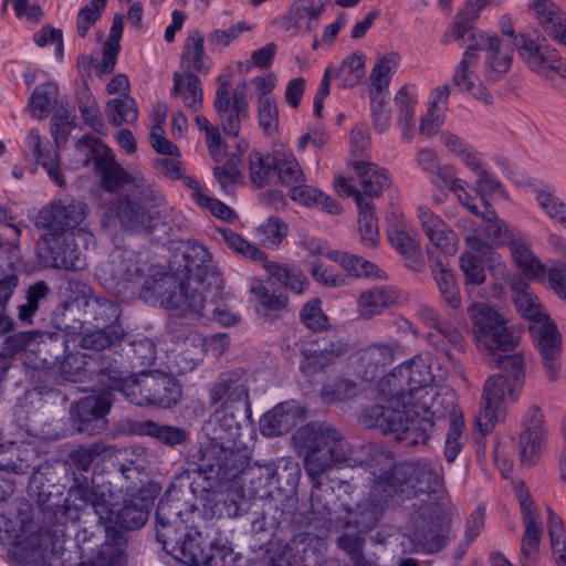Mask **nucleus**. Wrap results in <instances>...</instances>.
I'll return each instance as SVG.
<instances>
[{"label": "nucleus", "mask_w": 566, "mask_h": 566, "mask_svg": "<svg viewBox=\"0 0 566 566\" xmlns=\"http://www.w3.org/2000/svg\"><path fill=\"white\" fill-rule=\"evenodd\" d=\"M485 3L486 0H469L464 8L454 17L442 42L448 44L450 43L451 39L459 41L467 34H469L470 38L471 33H478L473 27L480 17L481 9L485 6Z\"/></svg>", "instance_id": "obj_36"}, {"label": "nucleus", "mask_w": 566, "mask_h": 566, "mask_svg": "<svg viewBox=\"0 0 566 566\" xmlns=\"http://www.w3.org/2000/svg\"><path fill=\"white\" fill-rule=\"evenodd\" d=\"M326 548L325 542L312 533L295 535L284 547L282 555L270 566H310L317 563Z\"/></svg>", "instance_id": "obj_26"}, {"label": "nucleus", "mask_w": 566, "mask_h": 566, "mask_svg": "<svg viewBox=\"0 0 566 566\" xmlns=\"http://www.w3.org/2000/svg\"><path fill=\"white\" fill-rule=\"evenodd\" d=\"M441 410H444L441 418L449 417L450 422L444 444V458L452 463L467 442L463 416L455 406L453 392L450 391L441 399Z\"/></svg>", "instance_id": "obj_32"}, {"label": "nucleus", "mask_w": 566, "mask_h": 566, "mask_svg": "<svg viewBox=\"0 0 566 566\" xmlns=\"http://www.w3.org/2000/svg\"><path fill=\"white\" fill-rule=\"evenodd\" d=\"M248 160L251 182L259 188L265 187L274 172L273 160L258 150H252Z\"/></svg>", "instance_id": "obj_62"}, {"label": "nucleus", "mask_w": 566, "mask_h": 566, "mask_svg": "<svg viewBox=\"0 0 566 566\" xmlns=\"http://www.w3.org/2000/svg\"><path fill=\"white\" fill-rule=\"evenodd\" d=\"M402 546L409 553L436 554L451 539V507L446 502L415 504Z\"/></svg>", "instance_id": "obj_9"}, {"label": "nucleus", "mask_w": 566, "mask_h": 566, "mask_svg": "<svg viewBox=\"0 0 566 566\" xmlns=\"http://www.w3.org/2000/svg\"><path fill=\"white\" fill-rule=\"evenodd\" d=\"M347 349V344L342 342L335 329H326L324 335L317 336L308 347L302 349L300 368L305 375L316 374L346 354Z\"/></svg>", "instance_id": "obj_21"}, {"label": "nucleus", "mask_w": 566, "mask_h": 566, "mask_svg": "<svg viewBox=\"0 0 566 566\" xmlns=\"http://www.w3.org/2000/svg\"><path fill=\"white\" fill-rule=\"evenodd\" d=\"M57 96L59 88L53 83H45L36 86L29 102L32 115L36 118L48 116L53 105L56 103Z\"/></svg>", "instance_id": "obj_58"}, {"label": "nucleus", "mask_w": 566, "mask_h": 566, "mask_svg": "<svg viewBox=\"0 0 566 566\" xmlns=\"http://www.w3.org/2000/svg\"><path fill=\"white\" fill-rule=\"evenodd\" d=\"M221 239L231 248L233 251L242 254L245 258L251 260L262 262L263 264L266 262V254L259 249L258 247L251 244L249 241L243 239L240 234L232 231L229 228H221L219 230Z\"/></svg>", "instance_id": "obj_61"}, {"label": "nucleus", "mask_w": 566, "mask_h": 566, "mask_svg": "<svg viewBox=\"0 0 566 566\" xmlns=\"http://www.w3.org/2000/svg\"><path fill=\"white\" fill-rule=\"evenodd\" d=\"M287 235V224L280 218L272 216L255 229V237L266 248L277 247Z\"/></svg>", "instance_id": "obj_60"}, {"label": "nucleus", "mask_w": 566, "mask_h": 566, "mask_svg": "<svg viewBox=\"0 0 566 566\" xmlns=\"http://www.w3.org/2000/svg\"><path fill=\"white\" fill-rule=\"evenodd\" d=\"M481 216L489 222L485 233L492 243L509 244L510 247L522 234L517 228L500 220L494 210L488 209Z\"/></svg>", "instance_id": "obj_53"}, {"label": "nucleus", "mask_w": 566, "mask_h": 566, "mask_svg": "<svg viewBox=\"0 0 566 566\" xmlns=\"http://www.w3.org/2000/svg\"><path fill=\"white\" fill-rule=\"evenodd\" d=\"M160 206L139 199L137 191L128 192L111 203L104 213L102 224L111 227L118 222L122 228L129 231H146L153 227L157 218L154 209Z\"/></svg>", "instance_id": "obj_16"}, {"label": "nucleus", "mask_w": 566, "mask_h": 566, "mask_svg": "<svg viewBox=\"0 0 566 566\" xmlns=\"http://www.w3.org/2000/svg\"><path fill=\"white\" fill-rule=\"evenodd\" d=\"M247 90L245 81L231 90L228 80L218 78L213 108L223 133L228 136H239L242 123L249 118Z\"/></svg>", "instance_id": "obj_15"}, {"label": "nucleus", "mask_w": 566, "mask_h": 566, "mask_svg": "<svg viewBox=\"0 0 566 566\" xmlns=\"http://www.w3.org/2000/svg\"><path fill=\"white\" fill-rule=\"evenodd\" d=\"M524 534L521 541V555L524 564H531L536 560L539 553L542 537L541 518L526 517L523 520Z\"/></svg>", "instance_id": "obj_54"}, {"label": "nucleus", "mask_w": 566, "mask_h": 566, "mask_svg": "<svg viewBox=\"0 0 566 566\" xmlns=\"http://www.w3.org/2000/svg\"><path fill=\"white\" fill-rule=\"evenodd\" d=\"M468 315L478 347L494 355L495 352H507L517 345L518 339L507 319L494 307L485 303H473L468 308Z\"/></svg>", "instance_id": "obj_13"}, {"label": "nucleus", "mask_w": 566, "mask_h": 566, "mask_svg": "<svg viewBox=\"0 0 566 566\" xmlns=\"http://www.w3.org/2000/svg\"><path fill=\"white\" fill-rule=\"evenodd\" d=\"M201 566H235L232 547L222 536L220 528L211 542Z\"/></svg>", "instance_id": "obj_59"}, {"label": "nucleus", "mask_w": 566, "mask_h": 566, "mask_svg": "<svg viewBox=\"0 0 566 566\" xmlns=\"http://www.w3.org/2000/svg\"><path fill=\"white\" fill-rule=\"evenodd\" d=\"M4 455L6 453L0 451V503L14 493L17 481L12 475L27 474L30 468L21 459L6 461Z\"/></svg>", "instance_id": "obj_47"}, {"label": "nucleus", "mask_w": 566, "mask_h": 566, "mask_svg": "<svg viewBox=\"0 0 566 566\" xmlns=\"http://www.w3.org/2000/svg\"><path fill=\"white\" fill-rule=\"evenodd\" d=\"M547 533L557 566H566V528L562 518L547 509Z\"/></svg>", "instance_id": "obj_55"}, {"label": "nucleus", "mask_w": 566, "mask_h": 566, "mask_svg": "<svg viewBox=\"0 0 566 566\" xmlns=\"http://www.w3.org/2000/svg\"><path fill=\"white\" fill-rule=\"evenodd\" d=\"M480 48L478 42L473 44H468L465 51L463 53L462 60L459 62L455 67L454 74L452 76L453 84L462 92H467L474 96L476 99L482 101L485 104L492 103V95L486 90V87L479 82L476 85L474 83V75L471 71V67L476 65L479 62V54L476 53V49Z\"/></svg>", "instance_id": "obj_31"}, {"label": "nucleus", "mask_w": 566, "mask_h": 566, "mask_svg": "<svg viewBox=\"0 0 566 566\" xmlns=\"http://www.w3.org/2000/svg\"><path fill=\"white\" fill-rule=\"evenodd\" d=\"M430 365L416 357L394 368L379 384L382 403L370 406L364 424L391 433L409 447L424 444L437 419H441L440 395L432 387Z\"/></svg>", "instance_id": "obj_1"}, {"label": "nucleus", "mask_w": 566, "mask_h": 566, "mask_svg": "<svg viewBox=\"0 0 566 566\" xmlns=\"http://www.w3.org/2000/svg\"><path fill=\"white\" fill-rule=\"evenodd\" d=\"M293 441L304 452V469L312 482L308 523L316 527L335 525L366 531L352 522L350 516L367 502H376V497L369 494L353 507L343 499V494L352 499V485L328 479V472L337 465L350 464L352 450L344 436L328 424L308 423L297 429Z\"/></svg>", "instance_id": "obj_2"}, {"label": "nucleus", "mask_w": 566, "mask_h": 566, "mask_svg": "<svg viewBox=\"0 0 566 566\" xmlns=\"http://www.w3.org/2000/svg\"><path fill=\"white\" fill-rule=\"evenodd\" d=\"M535 200L544 213L553 221L566 228V202L557 195L552 185H543L534 190Z\"/></svg>", "instance_id": "obj_44"}, {"label": "nucleus", "mask_w": 566, "mask_h": 566, "mask_svg": "<svg viewBox=\"0 0 566 566\" xmlns=\"http://www.w3.org/2000/svg\"><path fill=\"white\" fill-rule=\"evenodd\" d=\"M263 266L272 277L276 279L295 294H302L308 287L307 277L298 270L268 260Z\"/></svg>", "instance_id": "obj_50"}, {"label": "nucleus", "mask_w": 566, "mask_h": 566, "mask_svg": "<svg viewBox=\"0 0 566 566\" xmlns=\"http://www.w3.org/2000/svg\"><path fill=\"white\" fill-rule=\"evenodd\" d=\"M496 361L503 373L486 380L482 406L476 416V426L483 436L504 413L503 405L516 400L524 380V359L520 353L499 355Z\"/></svg>", "instance_id": "obj_8"}, {"label": "nucleus", "mask_w": 566, "mask_h": 566, "mask_svg": "<svg viewBox=\"0 0 566 566\" xmlns=\"http://www.w3.org/2000/svg\"><path fill=\"white\" fill-rule=\"evenodd\" d=\"M273 167L282 185L289 187L305 182L306 178L293 153L282 147L273 151Z\"/></svg>", "instance_id": "obj_40"}, {"label": "nucleus", "mask_w": 566, "mask_h": 566, "mask_svg": "<svg viewBox=\"0 0 566 566\" xmlns=\"http://www.w3.org/2000/svg\"><path fill=\"white\" fill-rule=\"evenodd\" d=\"M78 163L85 167L94 164L101 176V186L108 192L124 190L126 193L137 191L138 198L153 205H164V195L148 182L137 170H127L119 165L111 148L97 138L84 136L75 148Z\"/></svg>", "instance_id": "obj_7"}, {"label": "nucleus", "mask_w": 566, "mask_h": 566, "mask_svg": "<svg viewBox=\"0 0 566 566\" xmlns=\"http://www.w3.org/2000/svg\"><path fill=\"white\" fill-rule=\"evenodd\" d=\"M510 250L516 266L527 279L545 280V264L534 254L522 234L512 242Z\"/></svg>", "instance_id": "obj_35"}, {"label": "nucleus", "mask_w": 566, "mask_h": 566, "mask_svg": "<svg viewBox=\"0 0 566 566\" xmlns=\"http://www.w3.org/2000/svg\"><path fill=\"white\" fill-rule=\"evenodd\" d=\"M97 276L105 289L124 294L139 290L146 302L163 300L176 291L179 281L176 275L163 273L142 260L134 250L115 248L107 260L97 269Z\"/></svg>", "instance_id": "obj_5"}, {"label": "nucleus", "mask_w": 566, "mask_h": 566, "mask_svg": "<svg viewBox=\"0 0 566 566\" xmlns=\"http://www.w3.org/2000/svg\"><path fill=\"white\" fill-rule=\"evenodd\" d=\"M242 410L214 409L202 424L201 441L249 446L242 440Z\"/></svg>", "instance_id": "obj_22"}, {"label": "nucleus", "mask_w": 566, "mask_h": 566, "mask_svg": "<svg viewBox=\"0 0 566 566\" xmlns=\"http://www.w3.org/2000/svg\"><path fill=\"white\" fill-rule=\"evenodd\" d=\"M327 258L338 263L348 274L353 276H373L380 277V271L369 261L349 253L333 250L327 252Z\"/></svg>", "instance_id": "obj_49"}, {"label": "nucleus", "mask_w": 566, "mask_h": 566, "mask_svg": "<svg viewBox=\"0 0 566 566\" xmlns=\"http://www.w3.org/2000/svg\"><path fill=\"white\" fill-rule=\"evenodd\" d=\"M512 44L531 71L544 78H551L559 60L554 49L536 42L524 33L515 34Z\"/></svg>", "instance_id": "obj_27"}, {"label": "nucleus", "mask_w": 566, "mask_h": 566, "mask_svg": "<svg viewBox=\"0 0 566 566\" xmlns=\"http://www.w3.org/2000/svg\"><path fill=\"white\" fill-rule=\"evenodd\" d=\"M142 429L145 434L157 438L159 441L170 447L184 443L189 436L187 430L184 428L160 426L153 421H146L143 423Z\"/></svg>", "instance_id": "obj_63"}, {"label": "nucleus", "mask_w": 566, "mask_h": 566, "mask_svg": "<svg viewBox=\"0 0 566 566\" xmlns=\"http://www.w3.org/2000/svg\"><path fill=\"white\" fill-rule=\"evenodd\" d=\"M85 315L93 319L97 327L116 325L120 316V308L117 303L106 297L90 295L83 304Z\"/></svg>", "instance_id": "obj_42"}, {"label": "nucleus", "mask_w": 566, "mask_h": 566, "mask_svg": "<svg viewBox=\"0 0 566 566\" xmlns=\"http://www.w3.org/2000/svg\"><path fill=\"white\" fill-rule=\"evenodd\" d=\"M524 430L520 437L521 459L532 464L545 442L544 416L537 406H532L524 416Z\"/></svg>", "instance_id": "obj_30"}, {"label": "nucleus", "mask_w": 566, "mask_h": 566, "mask_svg": "<svg viewBox=\"0 0 566 566\" xmlns=\"http://www.w3.org/2000/svg\"><path fill=\"white\" fill-rule=\"evenodd\" d=\"M87 213L88 207L84 201L61 198L40 210L36 224L51 230L50 233L66 234V231L80 228Z\"/></svg>", "instance_id": "obj_18"}, {"label": "nucleus", "mask_w": 566, "mask_h": 566, "mask_svg": "<svg viewBox=\"0 0 566 566\" xmlns=\"http://www.w3.org/2000/svg\"><path fill=\"white\" fill-rule=\"evenodd\" d=\"M182 63H188L199 73H207L210 69L209 59L205 55L203 36L193 31L186 40L182 55Z\"/></svg>", "instance_id": "obj_57"}, {"label": "nucleus", "mask_w": 566, "mask_h": 566, "mask_svg": "<svg viewBox=\"0 0 566 566\" xmlns=\"http://www.w3.org/2000/svg\"><path fill=\"white\" fill-rule=\"evenodd\" d=\"M96 244L87 228H77L67 234L45 233L38 244L39 256L46 268L83 271L88 266L86 251Z\"/></svg>", "instance_id": "obj_11"}, {"label": "nucleus", "mask_w": 566, "mask_h": 566, "mask_svg": "<svg viewBox=\"0 0 566 566\" xmlns=\"http://www.w3.org/2000/svg\"><path fill=\"white\" fill-rule=\"evenodd\" d=\"M250 446H234L210 441H199L191 453L197 473L209 486L220 488L235 481L245 472L252 459Z\"/></svg>", "instance_id": "obj_10"}, {"label": "nucleus", "mask_w": 566, "mask_h": 566, "mask_svg": "<svg viewBox=\"0 0 566 566\" xmlns=\"http://www.w3.org/2000/svg\"><path fill=\"white\" fill-rule=\"evenodd\" d=\"M431 273L440 295L447 305L452 310L460 308L462 298L453 273L444 266L441 260H438L431 266Z\"/></svg>", "instance_id": "obj_43"}, {"label": "nucleus", "mask_w": 566, "mask_h": 566, "mask_svg": "<svg viewBox=\"0 0 566 566\" xmlns=\"http://www.w3.org/2000/svg\"><path fill=\"white\" fill-rule=\"evenodd\" d=\"M397 293L394 289L379 286L365 291L359 296V307L364 316L371 317L378 314L381 308L394 304L397 301Z\"/></svg>", "instance_id": "obj_48"}, {"label": "nucleus", "mask_w": 566, "mask_h": 566, "mask_svg": "<svg viewBox=\"0 0 566 566\" xmlns=\"http://www.w3.org/2000/svg\"><path fill=\"white\" fill-rule=\"evenodd\" d=\"M182 524L178 506L168 500H160L156 510V538L163 545V549L174 558L184 539Z\"/></svg>", "instance_id": "obj_25"}, {"label": "nucleus", "mask_w": 566, "mask_h": 566, "mask_svg": "<svg viewBox=\"0 0 566 566\" xmlns=\"http://www.w3.org/2000/svg\"><path fill=\"white\" fill-rule=\"evenodd\" d=\"M513 301L516 310L523 317L530 319L531 323L549 319L538 297L525 282L520 281L513 285Z\"/></svg>", "instance_id": "obj_38"}, {"label": "nucleus", "mask_w": 566, "mask_h": 566, "mask_svg": "<svg viewBox=\"0 0 566 566\" xmlns=\"http://www.w3.org/2000/svg\"><path fill=\"white\" fill-rule=\"evenodd\" d=\"M354 169L358 176L361 186V193L365 198L373 201L374 197H379L385 189L391 185L390 174L387 169L378 167L369 161H355Z\"/></svg>", "instance_id": "obj_33"}, {"label": "nucleus", "mask_w": 566, "mask_h": 566, "mask_svg": "<svg viewBox=\"0 0 566 566\" xmlns=\"http://www.w3.org/2000/svg\"><path fill=\"white\" fill-rule=\"evenodd\" d=\"M478 42V51L484 50L485 77L489 81H499L507 73L512 65L513 44L503 42L496 34L471 33L470 44Z\"/></svg>", "instance_id": "obj_24"}, {"label": "nucleus", "mask_w": 566, "mask_h": 566, "mask_svg": "<svg viewBox=\"0 0 566 566\" xmlns=\"http://www.w3.org/2000/svg\"><path fill=\"white\" fill-rule=\"evenodd\" d=\"M69 497L76 509L91 506L105 527V533L139 528L148 518V503L144 499L133 496L117 509L122 496L111 481H93V485H90L86 481L75 480L69 490Z\"/></svg>", "instance_id": "obj_6"}, {"label": "nucleus", "mask_w": 566, "mask_h": 566, "mask_svg": "<svg viewBox=\"0 0 566 566\" xmlns=\"http://www.w3.org/2000/svg\"><path fill=\"white\" fill-rule=\"evenodd\" d=\"M417 218L423 233L434 247L447 254H454L458 251L457 233L431 209L424 206L418 207Z\"/></svg>", "instance_id": "obj_29"}, {"label": "nucleus", "mask_w": 566, "mask_h": 566, "mask_svg": "<svg viewBox=\"0 0 566 566\" xmlns=\"http://www.w3.org/2000/svg\"><path fill=\"white\" fill-rule=\"evenodd\" d=\"M427 342L440 352L449 355V347H464L462 333L449 321H441L426 336Z\"/></svg>", "instance_id": "obj_45"}, {"label": "nucleus", "mask_w": 566, "mask_h": 566, "mask_svg": "<svg viewBox=\"0 0 566 566\" xmlns=\"http://www.w3.org/2000/svg\"><path fill=\"white\" fill-rule=\"evenodd\" d=\"M209 406L221 410H242L247 419H251L252 407L249 388L243 373L239 369L220 374L208 389Z\"/></svg>", "instance_id": "obj_17"}, {"label": "nucleus", "mask_w": 566, "mask_h": 566, "mask_svg": "<svg viewBox=\"0 0 566 566\" xmlns=\"http://www.w3.org/2000/svg\"><path fill=\"white\" fill-rule=\"evenodd\" d=\"M365 56L360 53H353L343 60L336 71V78L343 87H355L365 77Z\"/></svg>", "instance_id": "obj_56"}, {"label": "nucleus", "mask_w": 566, "mask_h": 566, "mask_svg": "<svg viewBox=\"0 0 566 566\" xmlns=\"http://www.w3.org/2000/svg\"><path fill=\"white\" fill-rule=\"evenodd\" d=\"M290 197L293 201L306 207H321L332 214H338L340 212V206L335 199L306 185V181L293 186V188L290 189Z\"/></svg>", "instance_id": "obj_41"}, {"label": "nucleus", "mask_w": 566, "mask_h": 566, "mask_svg": "<svg viewBox=\"0 0 566 566\" xmlns=\"http://www.w3.org/2000/svg\"><path fill=\"white\" fill-rule=\"evenodd\" d=\"M126 453V450H117L112 446L102 442H95L90 446H80L69 454V461L78 471H88L92 463L97 459H113L118 461V457Z\"/></svg>", "instance_id": "obj_39"}, {"label": "nucleus", "mask_w": 566, "mask_h": 566, "mask_svg": "<svg viewBox=\"0 0 566 566\" xmlns=\"http://www.w3.org/2000/svg\"><path fill=\"white\" fill-rule=\"evenodd\" d=\"M125 335L120 325L101 326V328L85 334L80 342L82 348L103 350L119 343Z\"/></svg>", "instance_id": "obj_52"}, {"label": "nucleus", "mask_w": 566, "mask_h": 566, "mask_svg": "<svg viewBox=\"0 0 566 566\" xmlns=\"http://www.w3.org/2000/svg\"><path fill=\"white\" fill-rule=\"evenodd\" d=\"M112 389L118 390L129 402L137 406H175L181 398L179 384L159 370L143 371L130 378H112Z\"/></svg>", "instance_id": "obj_12"}, {"label": "nucleus", "mask_w": 566, "mask_h": 566, "mask_svg": "<svg viewBox=\"0 0 566 566\" xmlns=\"http://www.w3.org/2000/svg\"><path fill=\"white\" fill-rule=\"evenodd\" d=\"M303 417L301 405L294 399L286 400L261 417L260 431L264 437H280L290 432Z\"/></svg>", "instance_id": "obj_28"}, {"label": "nucleus", "mask_w": 566, "mask_h": 566, "mask_svg": "<svg viewBox=\"0 0 566 566\" xmlns=\"http://www.w3.org/2000/svg\"><path fill=\"white\" fill-rule=\"evenodd\" d=\"M441 484L440 464L429 460L399 463L378 476L370 491L376 502H367L361 511L350 516V521L365 530L374 528L385 506L396 496L411 499L426 494L418 504L438 502L437 491Z\"/></svg>", "instance_id": "obj_4"}, {"label": "nucleus", "mask_w": 566, "mask_h": 566, "mask_svg": "<svg viewBox=\"0 0 566 566\" xmlns=\"http://www.w3.org/2000/svg\"><path fill=\"white\" fill-rule=\"evenodd\" d=\"M356 205L358 208V230L361 238L368 245H374L378 240L377 218L374 213V202L364 195L356 196Z\"/></svg>", "instance_id": "obj_46"}, {"label": "nucleus", "mask_w": 566, "mask_h": 566, "mask_svg": "<svg viewBox=\"0 0 566 566\" xmlns=\"http://www.w3.org/2000/svg\"><path fill=\"white\" fill-rule=\"evenodd\" d=\"M106 115L111 123L117 127L124 124H134L138 118L137 104L133 97L122 94L111 99L106 105Z\"/></svg>", "instance_id": "obj_51"}, {"label": "nucleus", "mask_w": 566, "mask_h": 566, "mask_svg": "<svg viewBox=\"0 0 566 566\" xmlns=\"http://www.w3.org/2000/svg\"><path fill=\"white\" fill-rule=\"evenodd\" d=\"M171 93L181 98L184 105L198 112L202 106V87L200 78L192 72L174 74V86Z\"/></svg>", "instance_id": "obj_37"}, {"label": "nucleus", "mask_w": 566, "mask_h": 566, "mask_svg": "<svg viewBox=\"0 0 566 566\" xmlns=\"http://www.w3.org/2000/svg\"><path fill=\"white\" fill-rule=\"evenodd\" d=\"M399 64L400 55L397 52L378 55L369 74L370 115L374 129L379 134L390 126L391 111L387 107V95Z\"/></svg>", "instance_id": "obj_14"}, {"label": "nucleus", "mask_w": 566, "mask_h": 566, "mask_svg": "<svg viewBox=\"0 0 566 566\" xmlns=\"http://www.w3.org/2000/svg\"><path fill=\"white\" fill-rule=\"evenodd\" d=\"M114 392H118V390L112 389L111 382L106 391L86 396L78 400L76 403V419L80 432L94 436L106 429L105 416L111 410Z\"/></svg>", "instance_id": "obj_23"}, {"label": "nucleus", "mask_w": 566, "mask_h": 566, "mask_svg": "<svg viewBox=\"0 0 566 566\" xmlns=\"http://www.w3.org/2000/svg\"><path fill=\"white\" fill-rule=\"evenodd\" d=\"M530 334L537 349L546 377L556 381L560 369L562 335L556 324L549 318L545 322L531 323Z\"/></svg>", "instance_id": "obj_20"}, {"label": "nucleus", "mask_w": 566, "mask_h": 566, "mask_svg": "<svg viewBox=\"0 0 566 566\" xmlns=\"http://www.w3.org/2000/svg\"><path fill=\"white\" fill-rule=\"evenodd\" d=\"M185 530L184 539L175 559L187 565L201 566L211 542L218 535L219 527L199 514H193Z\"/></svg>", "instance_id": "obj_19"}, {"label": "nucleus", "mask_w": 566, "mask_h": 566, "mask_svg": "<svg viewBox=\"0 0 566 566\" xmlns=\"http://www.w3.org/2000/svg\"><path fill=\"white\" fill-rule=\"evenodd\" d=\"M126 539L123 533H106V541L98 546L96 553L77 566H123L125 560Z\"/></svg>", "instance_id": "obj_34"}, {"label": "nucleus", "mask_w": 566, "mask_h": 566, "mask_svg": "<svg viewBox=\"0 0 566 566\" xmlns=\"http://www.w3.org/2000/svg\"><path fill=\"white\" fill-rule=\"evenodd\" d=\"M184 260L186 280H180L177 290L164 297L163 306L216 319L223 326L234 325L238 317L220 307L223 282L206 247L200 243L188 245Z\"/></svg>", "instance_id": "obj_3"}, {"label": "nucleus", "mask_w": 566, "mask_h": 566, "mask_svg": "<svg viewBox=\"0 0 566 566\" xmlns=\"http://www.w3.org/2000/svg\"><path fill=\"white\" fill-rule=\"evenodd\" d=\"M50 294V287L46 282L39 281L30 285L27 290V303L19 306V318L22 322H29L40 307L41 301Z\"/></svg>", "instance_id": "obj_64"}]
</instances>
